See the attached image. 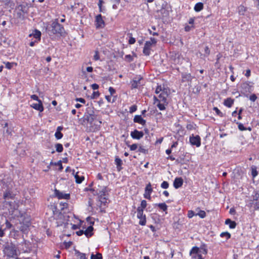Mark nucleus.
Returning <instances> with one entry per match:
<instances>
[{
	"instance_id": "24",
	"label": "nucleus",
	"mask_w": 259,
	"mask_h": 259,
	"mask_svg": "<svg viewBox=\"0 0 259 259\" xmlns=\"http://www.w3.org/2000/svg\"><path fill=\"white\" fill-rule=\"evenodd\" d=\"M234 102V99H232L231 98H227L224 100V105L228 108H231L233 105Z\"/></svg>"
},
{
	"instance_id": "26",
	"label": "nucleus",
	"mask_w": 259,
	"mask_h": 259,
	"mask_svg": "<svg viewBox=\"0 0 259 259\" xmlns=\"http://www.w3.org/2000/svg\"><path fill=\"white\" fill-rule=\"evenodd\" d=\"M225 223L226 225H229L230 229H235L237 226V223L235 221H232L230 219H226Z\"/></svg>"
},
{
	"instance_id": "56",
	"label": "nucleus",
	"mask_w": 259,
	"mask_h": 259,
	"mask_svg": "<svg viewBox=\"0 0 259 259\" xmlns=\"http://www.w3.org/2000/svg\"><path fill=\"white\" fill-rule=\"evenodd\" d=\"M169 187V184L167 181H163L161 184V187L163 189H167Z\"/></svg>"
},
{
	"instance_id": "9",
	"label": "nucleus",
	"mask_w": 259,
	"mask_h": 259,
	"mask_svg": "<svg viewBox=\"0 0 259 259\" xmlns=\"http://www.w3.org/2000/svg\"><path fill=\"white\" fill-rule=\"evenodd\" d=\"M143 77L140 75L136 76L131 82L132 89H137L139 85H141V81Z\"/></svg>"
},
{
	"instance_id": "54",
	"label": "nucleus",
	"mask_w": 259,
	"mask_h": 259,
	"mask_svg": "<svg viewBox=\"0 0 259 259\" xmlns=\"http://www.w3.org/2000/svg\"><path fill=\"white\" fill-rule=\"evenodd\" d=\"M93 185V182L91 183L88 187L85 188L84 189V191H95V190L94 188H92V187Z\"/></svg>"
},
{
	"instance_id": "28",
	"label": "nucleus",
	"mask_w": 259,
	"mask_h": 259,
	"mask_svg": "<svg viewBox=\"0 0 259 259\" xmlns=\"http://www.w3.org/2000/svg\"><path fill=\"white\" fill-rule=\"evenodd\" d=\"M204 8V5L201 2L197 3L195 4L194 10L196 12H199L201 11L202 10H203Z\"/></svg>"
},
{
	"instance_id": "16",
	"label": "nucleus",
	"mask_w": 259,
	"mask_h": 259,
	"mask_svg": "<svg viewBox=\"0 0 259 259\" xmlns=\"http://www.w3.org/2000/svg\"><path fill=\"white\" fill-rule=\"evenodd\" d=\"M38 103H33L30 105V107L33 108L36 110L38 111L39 112H41L44 110V107L41 101H38Z\"/></svg>"
},
{
	"instance_id": "15",
	"label": "nucleus",
	"mask_w": 259,
	"mask_h": 259,
	"mask_svg": "<svg viewBox=\"0 0 259 259\" xmlns=\"http://www.w3.org/2000/svg\"><path fill=\"white\" fill-rule=\"evenodd\" d=\"M168 96V93L166 89L163 88L161 93L158 96L159 99H161L162 102L168 104L167 101V97Z\"/></svg>"
},
{
	"instance_id": "60",
	"label": "nucleus",
	"mask_w": 259,
	"mask_h": 259,
	"mask_svg": "<svg viewBox=\"0 0 259 259\" xmlns=\"http://www.w3.org/2000/svg\"><path fill=\"white\" fill-rule=\"evenodd\" d=\"M252 198L253 200L257 201L259 198V193L255 191L254 192V194L252 195Z\"/></svg>"
},
{
	"instance_id": "30",
	"label": "nucleus",
	"mask_w": 259,
	"mask_h": 259,
	"mask_svg": "<svg viewBox=\"0 0 259 259\" xmlns=\"http://www.w3.org/2000/svg\"><path fill=\"white\" fill-rule=\"evenodd\" d=\"M74 178L75 179V182L77 184H81L82 182V181L84 180V177L83 176H79L78 172H77L74 175Z\"/></svg>"
},
{
	"instance_id": "58",
	"label": "nucleus",
	"mask_w": 259,
	"mask_h": 259,
	"mask_svg": "<svg viewBox=\"0 0 259 259\" xmlns=\"http://www.w3.org/2000/svg\"><path fill=\"white\" fill-rule=\"evenodd\" d=\"M100 59L99 53L98 50H96L95 52V55L94 56V60L95 61L99 60Z\"/></svg>"
},
{
	"instance_id": "33",
	"label": "nucleus",
	"mask_w": 259,
	"mask_h": 259,
	"mask_svg": "<svg viewBox=\"0 0 259 259\" xmlns=\"http://www.w3.org/2000/svg\"><path fill=\"white\" fill-rule=\"evenodd\" d=\"M200 250H202L201 252L203 254H206L207 253V246L205 243H202L199 247Z\"/></svg>"
},
{
	"instance_id": "41",
	"label": "nucleus",
	"mask_w": 259,
	"mask_h": 259,
	"mask_svg": "<svg viewBox=\"0 0 259 259\" xmlns=\"http://www.w3.org/2000/svg\"><path fill=\"white\" fill-rule=\"evenodd\" d=\"M220 236L221 237H225L226 238V240H228L229 239H230L231 238V235L230 233H229L228 232H222L221 233Z\"/></svg>"
},
{
	"instance_id": "14",
	"label": "nucleus",
	"mask_w": 259,
	"mask_h": 259,
	"mask_svg": "<svg viewBox=\"0 0 259 259\" xmlns=\"http://www.w3.org/2000/svg\"><path fill=\"white\" fill-rule=\"evenodd\" d=\"M109 190H108V188L106 186H104L103 187V189L101 190L98 191L97 190L96 191V193H94V195H98V197H105V196H108L109 194L108 192Z\"/></svg>"
},
{
	"instance_id": "48",
	"label": "nucleus",
	"mask_w": 259,
	"mask_h": 259,
	"mask_svg": "<svg viewBox=\"0 0 259 259\" xmlns=\"http://www.w3.org/2000/svg\"><path fill=\"white\" fill-rule=\"evenodd\" d=\"M128 35H130L128 44L130 45L134 44L136 41V38L132 36V33H128Z\"/></svg>"
},
{
	"instance_id": "37",
	"label": "nucleus",
	"mask_w": 259,
	"mask_h": 259,
	"mask_svg": "<svg viewBox=\"0 0 259 259\" xmlns=\"http://www.w3.org/2000/svg\"><path fill=\"white\" fill-rule=\"evenodd\" d=\"M102 255L101 253L97 252L96 254L92 253L91 259H102Z\"/></svg>"
},
{
	"instance_id": "35",
	"label": "nucleus",
	"mask_w": 259,
	"mask_h": 259,
	"mask_svg": "<svg viewBox=\"0 0 259 259\" xmlns=\"http://www.w3.org/2000/svg\"><path fill=\"white\" fill-rule=\"evenodd\" d=\"M56 151L58 153H61L63 151V147L62 144L60 143H57L55 145Z\"/></svg>"
},
{
	"instance_id": "20",
	"label": "nucleus",
	"mask_w": 259,
	"mask_h": 259,
	"mask_svg": "<svg viewBox=\"0 0 259 259\" xmlns=\"http://www.w3.org/2000/svg\"><path fill=\"white\" fill-rule=\"evenodd\" d=\"M94 227L92 226H89L85 230H84V234L87 238L92 237L93 234Z\"/></svg>"
},
{
	"instance_id": "62",
	"label": "nucleus",
	"mask_w": 259,
	"mask_h": 259,
	"mask_svg": "<svg viewBox=\"0 0 259 259\" xmlns=\"http://www.w3.org/2000/svg\"><path fill=\"white\" fill-rule=\"evenodd\" d=\"M257 175H258V171H257L256 168H252V169H251V175H252V177L254 178Z\"/></svg>"
},
{
	"instance_id": "49",
	"label": "nucleus",
	"mask_w": 259,
	"mask_h": 259,
	"mask_svg": "<svg viewBox=\"0 0 259 259\" xmlns=\"http://www.w3.org/2000/svg\"><path fill=\"white\" fill-rule=\"evenodd\" d=\"M210 53L209 48L208 46H205L204 48V54H203L204 57H208Z\"/></svg>"
},
{
	"instance_id": "51",
	"label": "nucleus",
	"mask_w": 259,
	"mask_h": 259,
	"mask_svg": "<svg viewBox=\"0 0 259 259\" xmlns=\"http://www.w3.org/2000/svg\"><path fill=\"white\" fill-rule=\"evenodd\" d=\"M147 205V201L145 200H143L141 202V206L138 207L144 209L146 208Z\"/></svg>"
},
{
	"instance_id": "38",
	"label": "nucleus",
	"mask_w": 259,
	"mask_h": 259,
	"mask_svg": "<svg viewBox=\"0 0 259 259\" xmlns=\"http://www.w3.org/2000/svg\"><path fill=\"white\" fill-rule=\"evenodd\" d=\"M139 219H140V221L139 222V225L141 226H145L146 224V217L144 215V217H137Z\"/></svg>"
},
{
	"instance_id": "46",
	"label": "nucleus",
	"mask_w": 259,
	"mask_h": 259,
	"mask_svg": "<svg viewBox=\"0 0 259 259\" xmlns=\"http://www.w3.org/2000/svg\"><path fill=\"white\" fill-rule=\"evenodd\" d=\"M213 111H214L216 114L220 117H224V114L218 109V107H214L213 108Z\"/></svg>"
},
{
	"instance_id": "59",
	"label": "nucleus",
	"mask_w": 259,
	"mask_h": 259,
	"mask_svg": "<svg viewBox=\"0 0 259 259\" xmlns=\"http://www.w3.org/2000/svg\"><path fill=\"white\" fill-rule=\"evenodd\" d=\"M5 225L6 228L5 230L6 229H11L13 227L12 224L8 220H6Z\"/></svg>"
},
{
	"instance_id": "3",
	"label": "nucleus",
	"mask_w": 259,
	"mask_h": 259,
	"mask_svg": "<svg viewBox=\"0 0 259 259\" xmlns=\"http://www.w3.org/2000/svg\"><path fill=\"white\" fill-rule=\"evenodd\" d=\"M12 185L4 182L3 185V198L5 199H14L15 194L13 193L12 191Z\"/></svg>"
},
{
	"instance_id": "11",
	"label": "nucleus",
	"mask_w": 259,
	"mask_h": 259,
	"mask_svg": "<svg viewBox=\"0 0 259 259\" xmlns=\"http://www.w3.org/2000/svg\"><path fill=\"white\" fill-rule=\"evenodd\" d=\"M153 191V189L151 187V184L149 183L145 188V193L144 194V197L148 200L151 199V194Z\"/></svg>"
},
{
	"instance_id": "19",
	"label": "nucleus",
	"mask_w": 259,
	"mask_h": 259,
	"mask_svg": "<svg viewBox=\"0 0 259 259\" xmlns=\"http://www.w3.org/2000/svg\"><path fill=\"white\" fill-rule=\"evenodd\" d=\"M31 36H33L34 38H35L36 40L40 41L41 33L39 30L35 29L33 32L29 35V37Z\"/></svg>"
},
{
	"instance_id": "47",
	"label": "nucleus",
	"mask_w": 259,
	"mask_h": 259,
	"mask_svg": "<svg viewBox=\"0 0 259 259\" xmlns=\"http://www.w3.org/2000/svg\"><path fill=\"white\" fill-rule=\"evenodd\" d=\"M143 52L145 55L149 56L150 54V48L144 46Z\"/></svg>"
},
{
	"instance_id": "57",
	"label": "nucleus",
	"mask_w": 259,
	"mask_h": 259,
	"mask_svg": "<svg viewBox=\"0 0 259 259\" xmlns=\"http://www.w3.org/2000/svg\"><path fill=\"white\" fill-rule=\"evenodd\" d=\"M196 214L193 210H190L188 211L187 216L189 218L191 219L193 216L196 215Z\"/></svg>"
},
{
	"instance_id": "13",
	"label": "nucleus",
	"mask_w": 259,
	"mask_h": 259,
	"mask_svg": "<svg viewBox=\"0 0 259 259\" xmlns=\"http://www.w3.org/2000/svg\"><path fill=\"white\" fill-rule=\"evenodd\" d=\"M55 196L57 197L59 199H64L68 200L70 198V194L63 193L58 190L55 189L54 191Z\"/></svg>"
},
{
	"instance_id": "61",
	"label": "nucleus",
	"mask_w": 259,
	"mask_h": 259,
	"mask_svg": "<svg viewBox=\"0 0 259 259\" xmlns=\"http://www.w3.org/2000/svg\"><path fill=\"white\" fill-rule=\"evenodd\" d=\"M137 110V106L136 105H134L132 106L130 108V112L131 113H133L135 112Z\"/></svg>"
},
{
	"instance_id": "31",
	"label": "nucleus",
	"mask_w": 259,
	"mask_h": 259,
	"mask_svg": "<svg viewBox=\"0 0 259 259\" xmlns=\"http://www.w3.org/2000/svg\"><path fill=\"white\" fill-rule=\"evenodd\" d=\"M201 252V250H200L199 247L197 246H194L192 248L190 251V255H192V254H199V253Z\"/></svg>"
},
{
	"instance_id": "64",
	"label": "nucleus",
	"mask_w": 259,
	"mask_h": 259,
	"mask_svg": "<svg viewBox=\"0 0 259 259\" xmlns=\"http://www.w3.org/2000/svg\"><path fill=\"white\" fill-rule=\"evenodd\" d=\"M130 150L131 151H135L138 148V144H133L130 146Z\"/></svg>"
},
{
	"instance_id": "10",
	"label": "nucleus",
	"mask_w": 259,
	"mask_h": 259,
	"mask_svg": "<svg viewBox=\"0 0 259 259\" xmlns=\"http://www.w3.org/2000/svg\"><path fill=\"white\" fill-rule=\"evenodd\" d=\"M95 23L97 28H103L105 26V22L101 14H98L96 16Z\"/></svg>"
},
{
	"instance_id": "55",
	"label": "nucleus",
	"mask_w": 259,
	"mask_h": 259,
	"mask_svg": "<svg viewBox=\"0 0 259 259\" xmlns=\"http://www.w3.org/2000/svg\"><path fill=\"white\" fill-rule=\"evenodd\" d=\"M100 93H99V91H96V92L94 91V92H93L91 98L92 99H96L100 96Z\"/></svg>"
},
{
	"instance_id": "5",
	"label": "nucleus",
	"mask_w": 259,
	"mask_h": 259,
	"mask_svg": "<svg viewBox=\"0 0 259 259\" xmlns=\"http://www.w3.org/2000/svg\"><path fill=\"white\" fill-rule=\"evenodd\" d=\"M241 93L246 97L249 93H251L253 91V86L250 84L249 82H244L241 84Z\"/></svg>"
},
{
	"instance_id": "29",
	"label": "nucleus",
	"mask_w": 259,
	"mask_h": 259,
	"mask_svg": "<svg viewBox=\"0 0 259 259\" xmlns=\"http://www.w3.org/2000/svg\"><path fill=\"white\" fill-rule=\"evenodd\" d=\"M154 205L158 206L161 210L165 211V213H167L166 210L168 206L165 203H155Z\"/></svg>"
},
{
	"instance_id": "39",
	"label": "nucleus",
	"mask_w": 259,
	"mask_h": 259,
	"mask_svg": "<svg viewBox=\"0 0 259 259\" xmlns=\"http://www.w3.org/2000/svg\"><path fill=\"white\" fill-rule=\"evenodd\" d=\"M142 119L143 118L141 115H136L135 116L133 120L135 123L140 124Z\"/></svg>"
},
{
	"instance_id": "63",
	"label": "nucleus",
	"mask_w": 259,
	"mask_h": 259,
	"mask_svg": "<svg viewBox=\"0 0 259 259\" xmlns=\"http://www.w3.org/2000/svg\"><path fill=\"white\" fill-rule=\"evenodd\" d=\"M257 98L256 95L253 94L249 96V100L252 102H254L257 99Z\"/></svg>"
},
{
	"instance_id": "53",
	"label": "nucleus",
	"mask_w": 259,
	"mask_h": 259,
	"mask_svg": "<svg viewBox=\"0 0 259 259\" xmlns=\"http://www.w3.org/2000/svg\"><path fill=\"white\" fill-rule=\"evenodd\" d=\"M237 124H238V129L240 131H243L247 130V128L245 127L242 123L240 122H237Z\"/></svg>"
},
{
	"instance_id": "21",
	"label": "nucleus",
	"mask_w": 259,
	"mask_h": 259,
	"mask_svg": "<svg viewBox=\"0 0 259 259\" xmlns=\"http://www.w3.org/2000/svg\"><path fill=\"white\" fill-rule=\"evenodd\" d=\"M17 8L20 9L21 11L24 14L28 13V4L27 3H23L22 4H20L18 6Z\"/></svg>"
},
{
	"instance_id": "7",
	"label": "nucleus",
	"mask_w": 259,
	"mask_h": 259,
	"mask_svg": "<svg viewBox=\"0 0 259 259\" xmlns=\"http://www.w3.org/2000/svg\"><path fill=\"white\" fill-rule=\"evenodd\" d=\"M195 17H191L188 21V24H185L184 30L186 32H190L196 28L195 20Z\"/></svg>"
},
{
	"instance_id": "52",
	"label": "nucleus",
	"mask_w": 259,
	"mask_h": 259,
	"mask_svg": "<svg viewBox=\"0 0 259 259\" xmlns=\"http://www.w3.org/2000/svg\"><path fill=\"white\" fill-rule=\"evenodd\" d=\"M63 136V134L61 132H56L55 134V137L57 140H60L62 138Z\"/></svg>"
},
{
	"instance_id": "17",
	"label": "nucleus",
	"mask_w": 259,
	"mask_h": 259,
	"mask_svg": "<svg viewBox=\"0 0 259 259\" xmlns=\"http://www.w3.org/2000/svg\"><path fill=\"white\" fill-rule=\"evenodd\" d=\"M183 183L184 181L182 177H177L174 180L173 185L174 188L177 189L182 186Z\"/></svg>"
},
{
	"instance_id": "2",
	"label": "nucleus",
	"mask_w": 259,
	"mask_h": 259,
	"mask_svg": "<svg viewBox=\"0 0 259 259\" xmlns=\"http://www.w3.org/2000/svg\"><path fill=\"white\" fill-rule=\"evenodd\" d=\"M101 118L98 117V116L95 114L94 111V108L91 106L87 108L84 116L83 117V121L85 123L90 124L92 125L95 120L98 121L100 124L102 123Z\"/></svg>"
},
{
	"instance_id": "50",
	"label": "nucleus",
	"mask_w": 259,
	"mask_h": 259,
	"mask_svg": "<svg viewBox=\"0 0 259 259\" xmlns=\"http://www.w3.org/2000/svg\"><path fill=\"white\" fill-rule=\"evenodd\" d=\"M104 1L103 0H99V3L98 4L99 8V12H104V11L105 9H103L102 8V5L104 3Z\"/></svg>"
},
{
	"instance_id": "45",
	"label": "nucleus",
	"mask_w": 259,
	"mask_h": 259,
	"mask_svg": "<svg viewBox=\"0 0 259 259\" xmlns=\"http://www.w3.org/2000/svg\"><path fill=\"white\" fill-rule=\"evenodd\" d=\"M144 209L140 208L139 207L137 208V217H144V215H146L145 214H144Z\"/></svg>"
},
{
	"instance_id": "1",
	"label": "nucleus",
	"mask_w": 259,
	"mask_h": 259,
	"mask_svg": "<svg viewBox=\"0 0 259 259\" xmlns=\"http://www.w3.org/2000/svg\"><path fill=\"white\" fill-rule=\"evenodd\" d=\"M46 31L52 40L65 37L67 35L63 26L59 23L58 19L47 26Z\"/></svg>"
},
{
	"instance_id": "25",
	"label": "nucleus",
	"mask_w": 259,
	"mask_h": 259,
	"mask_svg": "<svg viewBox=\"0 0 259 259\" xmlns=\"http://www.w3.org/2000/svg\"><path fill=\"white\" fill-rule=\"evenodd\" d=\"M99 200L100 202V205L99 206H108L107 205L109 203L110 201L109 200V202H107V200L108 199V196L105 197H98Z\"/></svg>"
},
{
	"instance_id": "44",
	"label": "nucleus",
	"mask_w": 259,
	"mask_h": 259,
	"mask_svg": "<svg viewBox=\"0 0 259 259\" xmlns=\"http://www.w3.org/2000/svg\"><path fill=\"white\" fill-rule=\"evenodd\" d=\"M196 215H198L200 218L203 219L205 218L206 214L205 211L200 210L199 212L196 214Z\"/></svg>"
},
{
	"instance_id": "27",
	"label": "nucleus",
	"mask_w": 259,
	"mask_h": 259,
	"mask_svg": "<svg viewBox=\"0 0 259 259\" xmlns=\"http://www.w3.org/2000/svg\"><path fill=\"white\" fill-rule=\"evenodd\" d=\"M132 53L133 54V56H131V55H126L125 56L124 60L126 62L128 63L132 62L134 61V56L137 57V54L135 53L132 52Z\"/></svg>"
},
{
	"instance_id": "32",
	"label": "nucleus",
	"mask_w": 259,
	"mask_h": 259,
	"mask_svg": "<svg viewBox=\"0 0 259 259\" xmlns=\"http://www.w3.org/2000/svg\"><path fill=\"white\" fill-rule=\"evenodd\" d=\"M12 130L11 128L7 127V128L3 129V136L5 137H7L9 136H11Z\"/></svg>"
},
{
	"instance_id": "22",
	"label": "nucleus",
	"mask_w": 259,
	"mask_h": 259,
	"mask_svg": "<svg viewBox=\"0 0 259 259\" xmlns=\"http://www.w3.org/2000/svg\"><path fill=\"white\" fill-rule=\"evenodd\" d=\"M10 235L11 237L14 238L15 239H18L20 237L23 238V235H21L20 234L19 231L13 229L12 231H11Z\"/></svg>"
},
{
	"instance_id": "43",
	"label": "nucleus",
	"mask_w": 259,
	"mask_h": 259,
	"mask_svg": "<svg viewBox=\"0 0 259 259\" xmlns=\"http://www.w3.org/2000/svg\"><path fill=\"white\" fill-rule=\"evenodd\" d=\"M54 165H57V166H59L58 170L59 171H62L63 169V167L62 165V161L61 160H59L57 162H54Z\"/></svg>"
},
{
	"instance_id": "6",
	"label": "nucleus",
	"mask_w": 259,
	"mask_h": 259,
	"mask_svg": "<svg viewBox=\"0 0 259 259\" xmlns=\"http://www.w3.org/2000/svg\"><path fill=\"white\" fill-rule=\"evenodd\" d=\"M189 142L191 145L196 146L197 147L201 145V138L199 135H191L189 137Z\"/></svg>"
},
{
	"instance_id": "12",
	"label": "nucleus",
	"mask_w": 259,
	"mask_h": 259,
	"mask_svg": "<svg viewBox=\"0 0 259 259\" xmlns=\"http://www.w3.org/2000/svg\"><path fill=\"white\" fill-rule=\"evenodd\" d=\"M131 136L133 139L140 140L143 137L144 132L135 129L131 132Z\"/></svg>"
},
{
	"instance_id": "40",
	"label": "nucleus",
	"mask_w": 259,
	"mask_h": 259,
	"mask_svg": "<svg viewBox=\"0 0 259 259\" xmlns=\"http://www.w3.org/2000/svg\"><path fill=\"white\" fill-rule=\"evenodd\" d=\"M166 103H161V102H159L157 104V106L159 108L160 110H164L165 109V106H167Z\"/></svg>"
},
{
	"instance_id": "23",
	"label": "nucleus",
	"mask_w": 259,
	"mask_h": 259,
	"mask_svg": "<svg viewBox=\"0 0 259 259\" xmlns=\"http://www.w3.org/2000/svg\"><path fill=\"white\" fill-rule=\"evenodd\" d=\"M115 163L116 165V168L118 171H120L122 169V161L118 156H116L115 158Z\"/></svg>"
},
{
	"instance_id": "42",
	"label": "nucleus",
	"mask_w": 259,
	"mask_h": 259,
	"mask_svg": "<svg viewBox=\"0 0 259 259\" xmlns=\"http://www.w3.org/2000/svg\"><path fill=\"white\" fill-rule=\"evenodd\" d=\"M138 151L144 154H147L148 153V149H145L143 146H139Z\"/></svg>"
},
{
	"instance_id": "4",
	"label": "nucleus",
	"mask_w": 259,
	"mask_h": 259,
	"mask_svg": "<svg viewBox=\"0 0 259 259\" xmlns=\"http://www.w3.org/2000/svg\"><path fill=\"white\" fill-rule=\"evenodd\" d=\"M3 251L4 254L9 258L17 255L16 247L12 243H7L4 245Z\"/></svg>"
},
{
	"instance_id": "34",
	"label": "nucleus",
	"mask_w": 259,
	"mask_h": 259,
	"mask_svg": "<svg viewBox=\"0 0 259 259\" xmlns=\"http://www.w3.org/2000/svg\"><path fill=\"white\" fill-rule=\"evenodd\" d=\"M246 11V8L242 5H240L238 8V12L240 15H244Z\"/></svg>"
},
{
	"instance_id": "18",
	"label": "nucleus",
	"mask_w": 259,
	"mask_h": 259,
	"mask_svg": "<svg viewBox=\"0 0 259 259\" xmlns=\"http://www.w3.org/2000/svg\"><path fill=\"white\" fill-rule=\"evenodd\" d=\"M182 82H191L193 77L191 75L190 73H182Z\"/></svg>"
},
{
	"instance_id": "36",
	"label": "nucleus",
	"mask_w": 259,
	"mask_h": 259,
	"mask_svg": "<svg viewBox=\"0 0 259 259\" xmlns=\"http://www.w3.org/2000/svg\"><path fill=\"white\" fill-rule=\"evenodd\" d=\"M166 4L165 5L164 4H162V8L160 10L161 13L164 16L166 17L169 15V12L168 10H166L165 8V7L166 6Z\"/></svg>"
},
{
	"instance_id": "8",
	"label": "nucleus",
	"mask_w": 259,
	"mask_h": 259,
	"mask_svg": "<svg viewBox=\"0 0 259 259\" xmlns=\"http://www.w3.org/2000/svg\"><path fill=\"white\" fill-rule=\"evenodd\" d=\"M20 225L19 230L22 232L23 234H27L29 231V227L31 225L30 221L21 223Z\"/></svg>"
}]
</instances>
